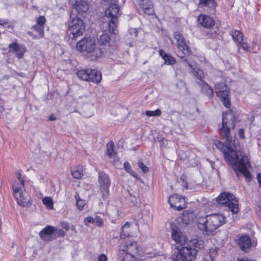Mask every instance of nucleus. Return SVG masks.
Segmentation results:
<instances>
[{"mask_svg": "<svg viewBox=\"0 0 261 261\" xmlns=\"http://www.w3.org/2000/svg\"><path fill=\"white\" fill-rule=\"evenodd\" d=\"M236 118L233 113L230 111L223 114L222 123L219 125V132L226 144V148L224 144L216 141V147L223 151L225 159L230 165L239 176V172L245 176L246 181L251 180V175L247 168L249 166L248 159L245 155H242L239 160L238 150V140H233L232 132L235 126Z\"/></svg>", "mask_w": 261, "mask_h": 261, "instance_id": "1", "label": "nucleus"}, {"mask_svg": "<svg viewBox=\"0 0 261 261\" xmlns=\"http://www.w3.org/2000/svg\"><path fill=\"white\" fill-rule=\"evenodd\" d=\"M224 220L223 216L220 214L199 217L197 218V226L200 230L205 232L204 234H209L222 225Z\"/></svg>", "mask_w": 261, "mask_h": 261, "instance_id": "2", "label": "nucleus"}, {"mask_svg": "<svg viewBox=\"0 0 261 261\" xmlns=\"http://www.w3.org/2000/svg\"><path fill=\"white\" fill-rule=\"evenodd\" d=\"M85 28V26L83 21L76 16L74 13V10H72L68 22V31L69 32L68 41L71 45L74 43L73 40H75L76 37L83 34Z\"/></svg>", "mask_w": 261, "mask_h": 261, "instance_id": "3", "label": "nucleus"}, {"mask_svg": "<svg viewBox=\"0 0 261 261\" xmlns=\"http://www.w3.org/2000/svg\"><path fill=\"white\" fill-rule=\"evenodd\" d=\"M76 49L84 53L89 54L91 57L97 58L103 53L102 48L96 47L95 40L91 38H85L76 44Z\"/></svg>", "mask_w": 261, "mask_h": 261, "instance_id": "4", "label": "nucleus"}, {"mask_svg": "<svg viewBox=\"0 0 261 261\" xmlns=\"http://www.w3.org/2000/svg\"><path fill=\"white\" fill-rule=\"evenodd\" d=\"M217 201L220 204L225 205L233 214H237L239 211L238 201L233 194L223 193L217 197Z\"/></svg>", "mask_w": 261, "mask_h": 261, "instance_id": "5", "label": "nucleus"}, {"mask_svg": "<svg viewBox=\"0 0 261 261\" xmlns=\"http://www.w3.org/2000/svg\"><path fill=\"white\" fill-rule=\"evenodd\" d=\"M76 74L82 80L92 82L95 83H99L101 80V74L100 71L92 69L78 70Z\"/></svg>", "mask_w": 261, "mask_h": 261, "instance_id": "6", "label": "nucleus"}, {"mask_svg": "<svg viewBox=\"0 0 261 261\" xmlns=\"http://www.w3.org/2000/svg\"><path fill=\"white\" fill-rule=\"evenodd\" d=\"M14 196L17 203L22 206L28 205L30 202V197L28 193L24 191V186L21 183H15L12 185Z\"/></svg>", "mask_w": 261, "mask_h": 261, "instance_id": "7", "label": "nucleus"}, {"mask_svg": "<svg viewBox=\"0 0 261 261\" xmlns=\"http://www.w3.org/2000/svg\"><path fill=\"white\" fill-rule=\"evenodd\" d=\"M115 36L113 35L110 36L109 35L106 33L101 35L98 38V42L100 45H105V48H102V51H103L102 54L105 52L109 53H112L117 47V42L115 38Z\"/></svg>", "mask_w": 261, "mask_h": 261, "instance_id": "8", "label": "nucleus"}, {"mask_svg": "<svg viewBox=\"0 0 261 261\" xmlns=\"http://www.w3.org/2000/svg\"><path fill=\"white\" fill-rule=\"evenodd\" d=\"M119 8L118 5L116 4H111L109 7L105 11V15L107 17H111V19L107 25L109 26V30L111 34H115V29L116 27V22L117 16L119 15Z\"/></svg>", "mask_w": 261, "mask_h": 261, "instance_id": "9", "label": "nucleus"}, {"mask_svg": "<svg viewBox=\"0 0 261 261\" xmlns=\"http://www.w3.org/2000/svg\"><path fill=\"white\" fill-rule=\"evenodd\" d=\"M174 38L176 40L178 56L184 58L186 56H189L191 54V50L182 35L178 32H175L174 33Z\"/></svg>", "mask_w": 261, "mask_h": 261, "instance_id": "10", "label": "nucleus"}, {"mask_svg": "<svg viewBox=\"0 0 261 261\" xmlns=\"http://www.w3.org/2000/svg\"><path fill=\"white\" fill-rule=\"evenodd\" d=\"M215 91L218 97L223 102L225 107H230V102L228 98L229 91L224 83H218L215 86Z\"/></svg>", "mask_w": 261, "mask_h": 261, "instance_id": "11", "label": "nucleus"}, {"mask_svg": "<svg viewBox=\"0 0 261 261\" xmlns=\"http://www.w3.org/2000/svg\"><path fill=\"white\" fill-rule=\"evenodd\" d=\"M178 254L174 258V261H190L195 258L196 252L191 247L178 246L177 248Z\"/></svg>", "mask_w": 261, "mask_h": 261, "instance_id": "12", "label": "nucleus"}, {"mask_svg": "<svg viewBox=\"0 0 261 261\" xmlns=\"http://www.w3.org/2000/svg\"><path fill=\"white\" fill-rule=\"evenodd\" d=\"M171 229V237L176 243L185 245L188 242V239L180 230L178 226L173 222L170 223Z\"/></svg>", "mask_w": 261, "mask_h": 261, "instance_id": "13", "label": "nucleus"}, {"mask_svg": "<svg viewBox=\"0 0 261 261\" xmlns=\"http://www.w3.org/2000/svg\"><path fill=\"white\" fill-rule=\"evenodd\" d=\"M170 206L175 210L180 211L186 207L185 198L177 194H174L168 199Z\"/></svg>", "mask_w": 261, "mask_h": 261, "instance_id": "14", "label": "nucleus"}, {"mask_svg": "<svg viewBox=\"0 0 261 261\" xmlns=\"http://www.w3.org/2000/svg\"><path fill=\"white\" fill-rule=\"evenodd\" d=\"M98 183L103 196H107L111 184L109 176L103 172H99Z\"/></svg>", "mask_w": 261, "mask_h": 261, "instance_id": "15", "label": "nucleus"}, {"mask_svg": "<svg viewBox=\"0 0 261 261\" xmlns=\"http://www.w3.org/2000/svg\"><path fill=\"white\" fill-rule=\"evenodd\" d=\"M230 35L232 36L234 42L240 45V47L244 50H248L249 45L246 42H244L243 34L240 31L238 30L231 31Z\"/></svg>", "mask_w": 261, "mask_h": 261, "instance_id": "16", "label": "nucleus"}, {"mask_svg": "<svg viewBox=\"0 0 261 261\" xmlns=\"http://www.w3.org/2000/svg\"><path fill=\"white\" fill-rule=\"evenodd\" d=\"M9 51L10 53H14L19 59H20L23 56L26 49L23 45L13 43L9 45Z\"/></svg>", "mask_w": 261, "mask_h": 261, "instance_id": "17", "label": "nucleus"}, {"mask_svg": "<svg viewBox=\"0 0 261 261\" xmlns=\"http://www.w3.org/2000/svg\"><path fill=\"white\" fill-rule=\"evenodd\" d=\"M138 4L145 13L148 15H152L154 13V8L151 1L138 0Z\"/></svg>", "mask_w": 261, "mask_h": 261, "instance_id": "18", "label": "nucleus"}, {"mask_svg": "<svg viewBox=\"0 0 261 261\" xmlns=\"http://www.w3.org/2000/svg\"><path fill=\"white\" fill-rule=\"evenodd\" d=\"M54 227L47 225L39 233L40 238L45 241L54 240Z\"/></svg>", "mask_w": 261, "mask_h": 261, "instance_id": "19", "label": "nucleus"}, {"mask_svg": "<svg viewBox=\"0 0 261 261\" xmlns=\"http://www.w3.org/2000/svg\"><path fill=\"white\" fill-rule=\"evenodd\" d=\"M130 227V223L126 222L122 227V230L120 233V238L121 239H124L126 237H128L127 241L128 245H134V243L137 244L138 242L135 240H133L132 238H130V231L128 230Z\"/></svg>", "mask_w": 261, "mask_h": 261, "instance_id": "20", "label": "nucleus"}, {"mask_svg": "<svg viewBox=\"0 0 261 261\" xmlns=\"http://www.w3.org/2000/svg\"><path fill=\"white\" fill-rule=\"evenodd\" d=\"M124 248L120 249L118 257L120 261H137L136 258L127 252V246H123Z\"/></svg>", "mask_w": 261, "mask_h": 261, "instance_id": "21", "label": "nucleus"}, {"mask_svg": "<svg viewBox=\"0 0 261 261\" xmlns=\"http://www.w3.org/2000/svg\"><path fill=\"white\" fill-rule=\"evenodd\" d=\"M73 7L74 14H75V12H77L78 14H82L88 10L89 5L86 1L84 0H79L76 1Z\"/></svg>", "mask_w": 261, "mask_h": 261, "instance_id": "22", "label": "nucleus"}, {"mask_svg": "<svg viewBox=\"0 0 261 261\" xmlns=\"http://www.w3.org/2000/svg\"><path fill=\"white\" fill-rule=\"evenodd\" d=\"M198 21L202 27L206 28H211L215 24L213 19L206 15H200L198 17Z\"/></svg>", "mask_w": 261, "mask_h": 261, "instance_id": "23", "label": "nucleus"}, {"mask_svg": "<svg viewBox=\"0 0 261 261\" xmlns=\"http://www.w3.org/2000/svg\"><path fill=\"white\" fill-rule=\"evenodd\" d=\"M216 3L215 0H199L198 4V8H202L206 11H210L215 8Z\"/></svg>", "mask_w": 261, "mask_h": 261, "instance_id": "24", "label": "nucleus"}, {"mask_svg": "<svg viewBox=\"0 0 261 261\" xmlns=\"http://www.w3.org/2000/svg\"><path fill=\"white\" fill-rule=\"evenodd\" d=\"M31 29L36 32V34H34L32 32L28 33L33 39H40L44 36V27H41V25H34L31 28Z\"/></svg>", "mask_w": 261, "mask_h": 261, "instance_id": "25", "label": "nucleus"}, {"mask_svg": "<svg viewBox=\"0 0 261 261\" xmlns=\"http://www.w3.org/2000/svg\"><path fill=\"white\" fill-rule=\"evenodd\" d=\"M201 93L209 97H211L213 95L214 91L213 89L204 81L198 83Z\"/></svg>", "mask_w": 261, "mask_h": 261, "instance_id": "26", "label": "nucleus"}, {"mask_svg": "<svg viewBox=\"0 0 261 261\" xmlns=\"http://www.w3.org/2000/svg\"><path fill=\"white\" fill-rule=\"evenodd\" d=\"M159 54L160 56L165 61V64L168 65H174L176 63V60L170 54L166 53L163 50L161 49L159 50Z\"/></svg>", "mask_w": 261, "mask_h": 261, "instance_id": "27", "label": "nucleus"}, {"mask_svg": "<svg viewBox=\"0 0 261 261\" xmlns=\"http://www.w3.org/2000/svg\"><path fill=\"white\" fill-rule=\"evenodd\" d=\"M195 215L193 211H186L183 214L182 221L186 225L190 224L193 222L195 218Z\"/></svg>", "mask_w": 261, "mask_h": 261, "instance_id": "28", "label": "nucleus"}, {"mask_svg": "<svg viewBox=\"0 0 261 261\" xmlns=\"http://www.w3.org/2000/svg\"><path fill=\"white\" fill-rule=\"evenodd\" d=\"M114 143L112 141L109 142L107 145V154L110 158H115L117 153L114 149Z\"/></svg>", "mask_w": 261, "mask_h": 261, "instance_id": "29", "label": "nucleus"}, {"mask_svg": "<svg viewBox=\"0 0 261 261\" xmlns=\"http://www.w3.org/2000/svg\"><path fill=\"white\" fill-rule=\"evenodd\" d=\"M238 245H252L254 243H251L250 238L247 235L239 237L238 239Z\"/></svg>", "mask_w": 261, "mask_h": 261, "instance_id": "30", "label": "nucleus"}, {"mask_svg": "<svg viewBox=\"0 0 261 261\" xmlns=\"http://www.w3.org/2000/svg\"><path fill=\"white\" fill-rule=\"evenodd\" d=\"M43 203L48 210H52L54 208V203L52 199L49 197H45L42 199Z\"/></svg>", "mask_w": 261, "mask_h": 261, "instance_id": "31", "label": "nucleus"}, {"mask_svg": "<svg viewBox=\"0 0 261 261\" xmlns=\"http://www.w3.org/2000/svg\"><path fill=\"white\" fill-rule=\"evenodd\" d=\"M71 173L73 177L76 179L80 178L83 176V171L81 168L76 169H72Z\"/></svg>", "mask_w": 261, "mask_h": 261, "instance_id": "32", "label": "nucleus"}, {"mask_svg": "<svg viewBox=\"0 0 261 261\" xmlns=\"http://www.w3.org/2000/svg\"><path fill=\"white\" fill-rule=\"evenodd\" d=\"M54 239L57 237H63L65 234V232L62 229L57 227H54Z\"/></svg>", "mask_w": 261, "mask_h": 261, "instance_id": "33", "label": "nucleus"}, {"mask_svg": "<svg viewBox=\"0 0 261 261\" xmlns=\"http://www.w3.org/2000/svg\"><path fill=\"white\" fill-rule=\"evenodd\" d=\"M124 169L127 172L130 173L133 176H134V177L137 176V173L132 169V167L128 162L126 161L124 162Z\"/></svg>", "mask_w": 261, "mask_h": 261, "instance_id": "34", "label": "nucleus"}, {"mask_svg": "<svg viewBox=\"0 0 261 261\" xmlns=\"http://www.w3.org/2000/svg\"><path fill=\"white\" fill-rule=\"evenodd\" d=\"M76 205L79 210H82L86 203L84 200L81 199L79 195L75 196Z\"/></svg>", "mask_w": 261, "mask_h": 261, "instance_id": "35", "label": "nucleus"}, {"mask_svg": "<svg viewBox=\"0 0 261 261\" xmlns=\"http://www.w3.org/2000/svg\"><path fill=\"white\" fill-rule=\"evenodd\" d=\"M161 111L159 109H156L155 111H146L145 112V114L146 116L148 117L150 116H160L161 115Z\"/></svg>", "mask_w": 261, "mask_h": 261, "instance_id": "36", "label": "nucleus"}, {"mask_svg": "<svg viewBox=\"0 0 261 261\" xmlns=\"http://www.w3.org/2000/svg\"><path fill=\"white\" fill-rule=\"evenodd\" d=\"M61 226L66 230H68L71 229L72 231H74L76 233V230L74 226L72 225L71 226H69V224L66 222H62L60 223Z\"/></svg>", "mask_w": 261, "mask_h": 261, "instance_id": "37", "label": "nucleus"}, {"mask_svg": "<svg viewBox=\"0 0 261 261\" xmlns=\"http://www.w3.org/2000/svg\"><path fill=\"white\" fill-rule=\"evenodd\" d=\"M37 25H41L44 28V24L46 22V19L43 16L38 17L36 19Z\"/></svg>", "mask_w": 261, "mask_h": 261, "instance_id": "38", "label": "nucleus"}, {"mask_svg": "<svg viewBox=\"0 0 261 261\" xmlns=\"http://www.w3.org/2000/svg\"><path fill=\"white\" fill-rule=\"evenodd\" d=\"M138 165L139 167L141 169L143 173H146L149 171V169L147 167H146L141 160H139L138 162Z\"/></svg>", "mask_w": 261, "mask_h": 261, "instance_id": "39", "label": "nucleus"}, {"mask_svg": "<svg viewBox=\"0 0 261 261\" xmlns=\"http://www.w3.org/2000/svg\"><path fill=\"white\" fill-rule=\"evenodd\" d=\"M205 74L202 70L200 69H197V79H199L200 82L203 81L202 79L205 77Z\"/></svg>", "mask_w": 261, "mask_h": 261, "instance_id": "40", "label": "nucleus"}, {"mask_svg": "<svg viewBox=\"0 0 261 261\" xmlns=\"http://www.w3.org/2000/svg\"><path fill=\"white\" fill-rule=\"evenodd\" d=\"M94 223H95L96 225L98 227H101L103 225V221L101 218H100V217L96 216L94 219Z\"/></svg>", "mask_w": 261, "mask_h": 261, "instance_id": "41", "label": "nucleus"}, {"mask_svg": "<svg viewBox=\"0 0 261 261\" xmlns=\"http://www.w3.org/2000/svg\"><path fill=\"white\" fill-rule=\"evenodd\" d=\"M16 175H17V179H18V181H15L13 183L12 185H14L15 183H17V184L21 183V184H22V185L24 186V181H23V180L21 177L20 172L19 171H17Z\"/></svg>", "mask_w": 261, "mask_h": 261, "instance_id": "42", "label": "nucleus"}, {"mask_svg": "<svg viewBox=\"0 0 261 261\" xmlns=\"http://www.w3.org/2000/svg\"><path fill=\"white\" fill-rule=\"evenodd\" d=\"M180 180L182 182L183 186L185 189L188 188V181H187V177L183 175L180 177Z\"/></svg>", "mask_w": 261, "mask_h": 261, "instance_id": "43", "label": "nucleus"}, {"mask_svg": "<svg viewBox=\"0 0 261 261\" xmlns=\"http://www.w3.org/2000/svg\"><path fill=\"white\" fill-rule=\"evenodd\" d=\"M129 32L130 35L136 38L138 36V30L136 28H132L129 30Z\"/></svg>", "mask_w": 261, "mask_h": 261, "instance_id": "44", "label": "nucleus"}, {"mask_svg": "<svg viewBox=\"0 0 261 261\" xmlns=\"http://www.w3.org/2000/svg\"><path fill=\"white\" fill-rule=\"evenodd\" d=\"M84 223L86 225L89 226V223H94V219L91 217H88L84 219Z\"/></svg>", "mask_w": 261, "mask_h": 261, "instance_id": "45", "label": "nucleus"}, {"mask_svg": "<svg viewBox=\"0 0 261 261\" xmlns=\"http://www.w3.org/2000/svg\"><path fill=\"white\" fill-rule=\"evenodd\" d=\"M216 252V248H212L210 249V252H209V258H211V260L213 261L214 260L213 258V254Z\"/></svg>", "mask_w": 261, "mask_h": 261, "instance_id": "46", "label": "nucleus"}, {"mask_svg": "<svg viewBox=\"0 0 261 261\" xmlns=\"http://www.w3.org/2000/svg\"><path fill=\"white\" fill-rule=\"evenodd\" d=\"M241 246V249L243 251H244L245 252H248L251 248V246Z\"/></svg>", "mask_w": 261, "mask_h": 261, "instance_id": "47", "label": "nucleus"}, {"mask_svg": "<svg viewBox=\"0 0 261 261\" xmlns=\"http://www.w3.org/2000/svg\"><path fill=\"white\" fill-rule=\"evenodd\" d=\"M107 256L105 254H101L98 257V261H107Z\"/></svg>", "mask_w": 261, "mask_h": 261, "instance_id": "48", "label": "nucleus"}, {"mask_svg": "<svg viewBox=\"0 0 261 261\" xmlns=\"http://www.w3.org/2000/svg\"><path fill=\"white\" fill-rule=\"evenodd\" d=\"M9 23L8 19H0V25H3Z\"/></svg>", "mask_w": 261, "mask_h": 261, "instance_id": "49", "label": "nucleus"}, {"mask_svg": "<svg viewBox=\"0 0 261 261\" xmlns=\"http://www.w3.org/2000/svg\"><path fill=\"white\" fill-rule=\"evenodd\" d=\"M239 135L241 138H244V130L242 128L239 130Z\"/></svg>", "mask_w": 261, "mask_h": 261, "instance_id": "50", "label": "nucleus"}, {"mask_svg": "<svg viewBox=\"0 0 261 261\" xmlns=\"http://www.w3.org/2000/svg\"><path fill=\"white\" fill-rule=\"evenodd\" d=\"M237 261H255V260H250L248 257H243L242 258H238Z\"/></svg>", "mask_w": 261, "mask_h": 261, "instance_id": "51", "label": "nucleus"}, {"mask_svg": "<svg viewBox=\"0 0 261 261\" xmlns=\"http://www.w3.org/2000/svg\"><path fill=\"white\" fill-rule=\"evenodd\" d=\"M257 179L259 184L260 186L261 187V174H257Z\"/></svg>", "mask_w": 261, "mask_h": 261, "instance_id": "52", "label": "nucleus"}, {"mask_svg": "<svg viewBox=\"0 0 261 261\" xmlns=\"http://www.w3.org/2000/svg\"><path fill=\"white\" fill-rule=\"evenodd\" d=\"M48 120L50 121H54L56 120V117L53 115H51L49 117Z\"/></svg>", "mask_w": 261, "mask_h": 261, "instance_id": "53", "label": "nucleus"}, {"mask_svg": "<svg viewBox=\"0 0 261 261\" xmlns=\"http://www.w3.org/2000/svg\"><path fill=\"white\" fill-rule=\"evenodd\" d=\"M210 260H211V258H209L208 256L207 257H205L203 261H210Z\"/></svg>", "mask_w": 261, "mask_h": 261, "instance_id": "54", "label": "nucleus"}, {"mask_svg": "<svg viewBox=\"0 0 261 261\" xmlns=\"http://www.w3.org/2000/svg\"><path fill=\"white\" fill-rule=\"evenodd\" d=\"M188 63L189 66L190 67L193 68V66L192 65V64H191V63H190L189 62H188Z\"/></svg>", "mask_w": 261, "mask_h": 261, "instance_id": "55", "label": "nucleus"}, {"mask_svg": "<svg viewBox=\"0 0 261 261\" xmlns=\"http://www.w3.org/2000/svg\"><path fill=\"white\" fill-rule=\"evenodd\" d=\"M199 241L197 240V245H200V244H199Z\"/></svg>", "mask_w": 261, "mask_h": 261, "instance_id": "56", "label": "nucleus"}]
</instances>
